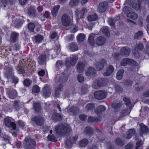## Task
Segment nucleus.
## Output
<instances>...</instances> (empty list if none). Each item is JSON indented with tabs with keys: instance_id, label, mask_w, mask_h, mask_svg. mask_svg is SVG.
<instances>
[{
	"instance_id": "obj_35",
	"label": "nucleus",
	"mask_w": 149,
	"mask_h": 149,
	"mask_svg": "<svg viewBox=\"0 0 149 149\" xmlns=\"http://www.w3.org/2000/svg\"><path fill=\"white\" fill-rule=\"evenodd\" d=\"M127 17L130 19L135 20L137 19L138 16L137 14L132 11L127 14Z\"/></svg>"
},
{
	"instance_id": "obj_42",
	"label": "nucleus",
	"mask_w": 149,
	"mask_h": 149,
	"mask_svg": "<svg viewBox=\"0 0 149 149\" xmlns=\"http://www.w3.org/2000/svg\"><path fill=\"white\" fill-rule=\"evenodd\" d=\"M88 141L87 139H84L79 142V145L81 147H85L88 144Z\"/></svg>"
},
{
	"instance_id": "obj_12",
	"label": "nucleus",
	"mask_w": 149,
	"mask_h": 149,
	"mask_svg": "<svg viewBox=\"0 0 149 149\" xmlns=\"http://www.w3.org/2000/svg\"><path fill=\"white\" fill-rule=\"evenodd\" d=\"M56 80L58 83V85H59V84H61L62 83H64L67 80L68 78L65 75L64 72L62 73L61 76L57 75L56 77Z\"/></svg>"
},
{
	"instance_id": "obj_25",
	"label": "nucleus",
	"mask_w": 149,
	"mask_h": 149,
	"mask_svg": "<svg viewBox=\"0 0 149 149\" xmlns=\"http://www.w3.org/2000/svg\"><path fill=\"white\" fill-rule=\"evenodd\" d=\"M114 70L113 67L111 65H109L107 68V71L103 73L104 76H108L111 74Z\"/></svg>"
},
{
	"instance_id": "obj_28",
	"label": "nucleus",
	"mask_w": 149,
	"mask_h": 149,
	"mask_svg": "<svg viewBox=\"0 0 149 149\" xmlns=\"http://www.w3.org/2000/svg\"><path fill=\"white\" fill-rule=\"evenodd\" d=\"M95 104L92 103L87 104L85 106V109L87 112L92 111L95 108Z\"/></svg>"
},
{
	"instance_id": "obj_22",
	"label": "nucleus",
	"mask_w": 149,
	"mask_h": 149,
	"mask_svg": "<svg viewBox=\"0 0 149 149\" xmlns=\"http://www.w3.org/2000/svg\"><path fill=\"white\" fill-rule=\"evenodd\" d=\"M85 65L82 62H79L77 65V71L79 73H81L84 71Z\"/></svg>"
},
{
	"instance_id": "obj_20",
	"label": "nucleus",
	"mask_w": 149,
	"mask_h": 149,
	"mask_svg": "<svg viewBox=\"0 0 149 149\" xmlns=\"http://www.w3.org/2000/svg\"><path fill=\"white\" fill-rule=\"evenodd\" d=\"M105 110V108L104 106H99L97 109L95 110V112L97 116L100 117L102 114V112H104Z\"/></svg>"
},
{
	"instance_id": "obj_36",
	"label": "nucleus",
	"mask_w": 149,
	"mask_h": 149,
	"mask_svg": "<svg viewBox=\"0 0 149 149\" xmlns=\"http://www.w3.org/2000/svg\"><path fill=\"white\" fill-rule=\"evenodd\" d=\"M52 118L56 121H60L61 120V116L58 113H55L53 114Z\"/></svg>"
},
{
	"instance_id": "obj_49",
	"label": "nucleus",
	"mask_w": 149,
	"mask_h": 149,
	"mask_svg": "<svg viewBox=\"0 0 149 149\" xmlns=\"http://www.w3.org/2000/svg\"><path fill=\"white\" fill-rule=\"evenodd\" d=\"M123 100L125 102L126 105L129 107V108H131V104L130 99L126 97H124Z\"/></svg>"
},
{
	"instance_id": "obj_34",
	"label": "nucleus",
	"mask_w": 149,
	"mask_h": 149,
	"mask_svg": "<svg viewBox=\"0 0 149 149\" xmlns=\"http://www.w3.org/2000/svg\"><path fill=\"white\" fill-rule=\"evenodd\" d=\"M18 39V35L15 32L12 33L10 37V40L12 42L14 43Z\"/></svg>"
},
{
	"instance_id": "obj_4",
	"label": "nucleus",
	"mask_w": 149,
	"mask_h": 149,
	"mask_svg": "<svg viewBox=\"0 0 149 149\" xmlns=\"http://www.w3.org/2000/svg\"><path fill=\"white\" fill-rule=\"evenodd\" d=\"M107 95V93L104 91H95L94 96L97 100H102L105 98Z\"/></svg>"
},
{
	"instance_id": "obj_23",
	"label": "nucleus",
	"mask_w": 149,
	"mask_h": 149,
	"mask_svg": "<svg viewBox=\"0 0 149 149\" xmlns=\"http://www.w3.org/2000/svg\"><path fill=\"white\" fill-rule=\"evenodd\" d=\"M78 138V136L77 135L72 136L70 137L71 139L70 141L67 140L66 141L65 143L66 145L68 146H71L73 143H74L76 141Z\"/></svg>"
},
{
	"instance_id": "obj_58",
	"label": "nucleus",
	"mask_w": 149,
	"mask_h": 149,
	"mask_svg": "<svg viewBox=\"0 0 149 149\" xmlns=\"http://www.w3.org/2000/svg\"><path fill=\"white\" fill-rule=\"evenodd\" d=\"M132 52L133 54L136 58H138L139 57L140 55L138 51L136 48L132 50Z\"/></svg>"
},
{
	"instance_id": "obj_6",
	"label": "nucleus",
	"mask_w": 149,
	"mask_h": 149,
	"mask_svg": "<svg viewBox=\"0 0 149 149\" xmlns=\"http://www.w3.org/2000/svg\"><path fill=\"white\" fill-rule=\"evenodd\" d=\"M127 64H132L134 65L137 66L138 64L132 59L128 58H124L121 62L120 64L123 66H125Z\"/></svg>"
},
{
	"instance_id": "obj_11",
	"label": "nucleus",
	"mask_w": 149,
	"mask_h": 149,
	"mask_svg": "<svg viewBox=\"0 0 149 149\" xmlns=\"http://www.w3.org/2000/svg\"><path fill=\"white\" fill-rule=\"evenodd\" d=\"M32 121L35 122L38 125L41 126L43 125L45 122V120L41 116H35L32 119Z\"/></svg>"
},
{
	"instance_id": "obj_31",
	"label": "nucleus",
	"mask_w": 149,
	"mask_h": 149,
	"mask_svg": "<svg viewBox=\"0 0 149 149\" xmlns=\"http://www.w3.org/2000/svg\"><path fill=\"white\" fill-rule=\"evenodd\" d=\"M124 72V70L123 69H120L118 70L116 75V78L118 80H120L122 79Z\"/></svg>"
},
{
	"instance_id": "obj_50",
	"label": "nucleus",
	"mask_w": 149,
	"mask_h": 149,
	"mask_svg": "<svg viewBox=\"0 0 149 149\" xmlns=\"http://www.w3.org/2000/svg\"><path fill=\"white\" fill-rule=\"evenodd\" d=\"M88 121L89 123L97 122L98 121V119L97 118L90 116L88 118Z\"/></svg>"
},
{
	"instance_id": "obj_8",
	"label": "nucleus",
	"mask_w": 149,
	"mask_h": 149,
	"mask_svg": "<svg viewBox=\"0 0 149 149\" xmlns=\"http://www.w3.org/2000/svg\"><path fill=\"white\" fill-rule=\"evenodd\" d=\"M120 55L125 57L128 56L130 54V50L128 47H122L120 50Z\"/></svg>"
},
{
	"instance_id": "obj_52",
	"label": "nucleus",
	"mask_w": 149,
	"mask_h": 149,
	"mask_svg": "<svg viewBox=\"0 0 149 149\" xmlns=\"http://www.w3.org/2000/svg\"><path fill=\"white\" fill-rule=\"evenodd\" d=\"M143 35V32L142 31H139L136 33L134 35V39H138L141 37Z\"/></svg>"
},
{
	"instance_id": "obj_5",
	"label": "nucleus",
	"mask_w": 149,
	"mask_h": 149,
	"mask_svg": "<svg viewBox=\"0 0 149 149\" xmlns=\"http://www.w3.org/2000/svg\"><path fill=\"white\" fill-rule=\"evenodd\" d=\"M71 127L68 124H59L55 127V130H70Z\"/></svg>"
},
{
	"instance_id": "obj_37",
	"label": "nucleus",
	"mask_w": 149,
	"mask_h": 149,
	"mask_svg": "<svg viewBox=\"0 0 149 149\" xmlns=\"http://www.w3.org/2000/svg\"><path fill=\"white\" fill-rule=\"evenodd\" d=\"M98 16L96 14H93L89 15L88 17V19L89 21H94L96 20Z\"/></svg>"
},
{
	"instance_id": "obj_64",
	"label": "nucleus",
	"mask_w": 149,
	"mask_h": 149,
	"mask_svg": "<svg viewBox=\"0 0 149 149\" xmlns=\"http://www.w3.org/2000/svg\"><path fill=\"white\" fill-rule=\"evenodd\" d=\"M134 145L132 143H130L125 146V149H132Z\"/></svg>"
},
{
	"instance_id": "obj_54",
	"label": "nucleus",
	"mask_w": 149,
	"mask_h": 149,
	"mask_svg": "<svg viewBox=\"0 0 149 149\" xmlns=\"http://www.w3.org/2000/svg\"><path fill=\"white\" fill-rule=\"evenodd\" d=\"M28 28L31 32H33L35 28V25L32 23H30L28 25Z\"/></svg>"
},
{
	"instance_id": "obj_3",
	"label": "nucleus",
	"mask_w": 149,
	"mask_h": 149,
	"mask_svg": "<svg viewBox=\"0 0 149 149\" xmlns=\"http://www.w3.org/2000/svg\"><path fill=\"white\" fill-rule=\"evenodd\" d=\"M35 144V142L33 139L29 137H27L25 139L24 145L25 148H31L33 147Z\"/></svg>"
},
{
	"instance_id": "obj_43",
	"label": "nucleus",
	"mask_w": 149,
	"mask_h": 149,
	"mask_svg": "<svg viewBox=\"0 0 149 149\" xmlns=\"http://www.w3.org/2000/svg\"><path fill=\"white\" fill-rule=\"evenodd\" d=\"M80 0H70L69 4L70 6L72 7L78 5Z\"/></svg>"
},
{
	"instance_id": "obj_57",
	"label": "nucleus",
	"mask_w": 149,
	"mask_h": 149,
	"mask_svg": "<svg viewBox=\"0 0 149 149\" xmlns=\"http://www.w3.org/2000/svg\"><path fill=\"white\" fill-rule=\"evenodd\" d=\"M32 83L31 81L28 79H25L24 81V84L25 86L29 87L30 86Z\"/></svg>"
},
{
	"instance_id": "obj_51",
	"label": "nucleus",
	"mask_w": 149,
	"mask_h": 149,
	"mask_svg": "<svg viewBox=\"0 0 149 149\" xmlns=\"http://www.w3.org/2000/svg\"><path fill=\"white\" fill-rule=\"evenodd\" d=\"M143 143V142L141 140H138L136 142V149H139L141 148Z\"/></svg>"
},
{
	"instance_id": "obj_16",
	"label": "nucleus",
	"mask_w": 149,
	"mask_h": 149,
	"mask_svg": "<svg viewBox=\"0 0 149 149\" xmlns=\"http://www.w3.org/2000/svg\"><path fill=\"white\" fill-rule=\"evenodd\" d=\"M106 63L104 59H102L99 62L95 63V64L97 70L100 71L103 69L104 65Z\"/></svg>"
},
{
	"instance_id": "obj_63",
	"label": "nucleus",
	"mask_w": 149,
	"mask_h": 149,
	"mask_svg": "<svg viewBox=\"0 0 149 149\" xmlns=\"http://www.w3.org/2000/svg\"><path fill=\"white\" fill-rule=\"evenodd\" d=\"M74 38L73 35L70 34L67 36L65 37V39L67 41L70 42Z\"/></svg>"
},
{
	"instance_id": "obj_61",
	"label": "nucleus",
	"mask_w": 149,
	"mask_h": 149,
	"mask_svg": "<svg viewBox=\"0 0 149 149\" xmlns=\"http://www.w3.org/2000/svg\"><path fill=\"white\" fill-rule=\"evenodd\" d=\"M135 131H127V135L125 136V137L127 139H130L131 138L132 134L134 133Z\"/></svg>"
},
{
	"instance_id": "obj_18",
	"label": "nucleus",
	"mask_w": 149,
	"mask_h": 149,
	"mask_svg": "<svg viewBox=\"0 0 149 149\" xmlns=\"http://www.w3.org/2000/svg\"><path fill=\"white\" fill-rule=\"evenodd\" d=\"M108 5L107 2L104 1L101 3L97 7L98 10L101 13H102L105 11Z\"/></svg>"
},
{
	"instance_id": "obj_29",
	"label": "nucleus",
	"mask_w": 149,
	"mask_h": 149,
	"mask_svg": "<svg viewBox=\"0 0 149 149\" xmlns=\"http://www.w3.org/2000/svg\"><path fill=\"white\" fill-rule=\"evenodd\" d=\"M58 86L57 87L55 91V95L57 97H58L59 96L60 92L63 90V85L60 84L59 85H58Z\"/></svg>"
},
{
	"instance_id": "obj_27",
	"label": "nucleus",
	"mask_w": 149,
	"mask_h": 149,
	"mask_svg": "<svg viewBox=\"0 0 149 149\" xmlns=\"http://www.w3.org/2000/svg\"><path fill=\"white\" fill-rule=\"evenodd\" d=\"M96 73V70L93 68L91 67L88 68L86 74L87 76H93Z\"/></svg>"
},
{
	"instance_id": "obj_10",
	"label": "nucleus",
	"mask_w": 149,
	"mask_h": 149,
	"mask_svg": "<svg viewBox=\"0 0 149 149\" xmlns=\"http://www.w3.org/2000/svg\"><path fill=\"white\" fill-rule=\"evenodd\" d=\"M7 93L10 98L13 99L16 97L17 95V93L15 90L9 88L7 89Z\"/></svg>"
},
{
	"instance_id": "obj_44",
	"label": "nucleus",
	"mask_w": 149,
	"mask_h": 149,
	"mask_svg": "<svg viewBox=\"0 0 149 149\" xmlns=\"http://www.w3.org/2000/svg\"><path fill=\"white\" fill-rule=\"evenodd\" d=\"M2 138L3 139V141L6 142L10 143L11 139L8 135L4 134Z\"/></svg>"
},
{
	"instance_id": "obj_17",
	"label": "nucleus",
	"mask_w": 149,
	"mask_h": 149,
	"mask_svg": "<svg viewBox=\"0 0 149 149\" xmlns=\"http://www.w3.org/2000/svg\"><path fill=\"white\" fill-rule=\"evenodd\" d=\"M131 110V108H129L122 110L120 112L118 120H121L123 117L128 115L130 113Z\"/></svg>"
},
{
	"instance_id": "obj_15",
	"label": "nucleus",
	"mask_w": 149,
	"mask_h": 149,
	"mask_svg": "<svg viewBox=\"0 0 149 149\" xmlns=\"http://www.w3.org/2000/svg\"><path fill=\"white\" fill-rule=\"evenodd\" d=\"M50 91V88L47 85H45L42 90L43 95L45 97H49L51 94Z\"/></svg>"
},
{
	"instance_id": "obj_47",
	"label": "nucleus",
	"mask_w": 149,
	"mask_h": 149,
	"mask_svg": "<svg viewBox=\"0 0 149 149\" xmlns=\"http://www.w3.org/2000/svg\"><path fill=\"white\" fill-rule=\"evenodd\" d=\"M135 48L139 51H142L144 48V46L142 43L139 42L136 44Z\"/></svg>"
},
{
	"instance_id": "obj_32",
	"label": "nucleus",
	"mask_w": 149,
	"mask_h": 149,
	"mask_svg": "<svg viewBox=\"0 0 149 149\" xmlns=\"http://www.w3.org/2000/svg\"><path fill=\"white\" fill-rule=\"evenodd\" d=\"M33 106L34 110L36 112H39L41 111V108L40 103L34 102L33 103Z\"/></svg>"
},
{
	"instance_id": "obj_60",
	"label": "nucleus",
	"mask_w": 149,
	"mask_h": 149,
	"mask_svg": "<svg viewBox=\"0 0 149 149\" xmlns=\"http://www.w3.org/2000/svg\"><path fill=\"white\" fill-rule=\"evenodd\" d=\"M40 91L39 87L37 85L34 86L32 89V92L35 93H37Z\"/></svg>"
},
{
	"instance_id": "obj_24",
	"label": "nucleus",
	"mask_w": 149,
	"mask_h": 149,
	"mask_svg": "<svg viewBox=\"0 0 149 149\" xmlns=\"http://www.w3.org/2000/svg\"><path fill=\"white\" fill-rule=\"evenodd\" d=\"M4 69L6 71L5 74V76L8 79L12 78L13 77L12 69L10 68L6 67H5Z\"/></svg>"
},
{
	"instance_id": "obj_26",
	"label": "nucleus",
	"mask_w": 149,
	"mask_h": 149,
	"mask_svg": "<svg viewBox=\"0 0 149 149\" xmlns=\"http://www.w3.org/2000/svg\"><path fill=\"white\" fill-rule=\"evenodd\" d=\"M56 133L59 136L68 137L71 135L70 131H56Z\"/></svg>"
},
{
	"instance_id": "obj_2",
	"label": "nucleus",
	"mask_w": 149,
	"mask_h": 149,
	"mask_svg": "<svg viewBox=\"0 0 149 149\" xmlns=\"http://www.w3.org/2000/svg\"><path fill=\"white\" fill-rule=\"evenodd\" d=\"M77 57L75 55L67 58L65 60V65L69 68L70 67L71 65L74 66L77 62Z\"/></svg>"
},
{
	"instance_id": "obj_45",
	"label": "nucleus",
	"mask_w": 149,
	"mask_h": 149,
	"mask_svg": "<svg viewBox=\"0 0 149 149\" xmlns=\"http://www.w3.org/2000/svg\"><path fill=\"white\" fill-rule=\"evenodd\" d=\"M102 32L103 33L105 34L107 37H109L110 36L109 30L107 27H103L102 30Z\"/></svg>"
},
{
	"instance_id": "obj_21",
	"label": "nucleus",
	"mask_w": 149,
	"mask_h": 149,
	"mask_svg": "<svg viewBox=\"0 0 149 149\" xmlns=\"http://www.w3.org/2000/svg\"><path fill=\"white\" fill-rule=\"evenodd\" d=\"M46 55L43 54L39 56L38 58V62L40 65H43L46 64Z\"/></svg>"
},
{
	"instance_id": "obj_40",
	"label": "nucleus",
	"mask_w": 149,
	"mask_h": 149,
	"mask_svg": "<svg viewBox=\"0 0 149 149\" xmlns=\"http://www.w3.org/2000/svg\"><path fill=\"white\" fill-rule=\"evenodd\" d=\"M13 0H1V2L4 7L9 4L11 5L13 4Z\"/></svg>"
},
{
	"instance_id": "obj_33",
	"label": "nucleus",
	"mask_w": 149,
	"mask_h": 149,
	"mask_svg": "<svg viewBox=\"0 0 149 149\" xmlns=\"http://www.w3.org/2000/svg\"><path fill=\"white\" fill-rule=\"evenodd\" d=\"M96 34H95L94 33H91L89 35V38H88V42L91 45L93 46L94 45V38L95 35Z\"/></svg>"
},
{
	"instance_id": "obj_9",
	"label": "nucleus",
	"mask_w": 149,
	"mask_h": 149,
	"mask_svg": "<svg viewBox=\"0 0 149 149\" xmlns=\"http://www.w3.org/2000/svg\"><path fill=\"white\" fill-rule=\"evenodd\" d=\"M5 125L8 127L11 128L12 129H16V125L14 122H11L9 117L6 118L4 119Z\"/></svg>"
},
{
	"instance_id": "obj_56",
	"label": "nucleus",
	"mask_w": 149,
	"mask_h": 149,
	"mask_svg": "<svg viewBox=\"0 0 149 149\" xmlns=\"http://www.w3.org/2000/svg\"><path fill=\"white\" fill-rule=\"evenodd\" d=\"M85 38V36L84 34H80L78 36L77 39L79 41L82 42L83 41Z\"/></svg>"
},
{
	"instance_id": "obj_14",
	"label": "nucleus",
	"mask_w": 149,
	"mask_h": 149,
	"mask_svg": "<svg viewBox=\"0 0 149 149\" xmlns=\"http://www.w3.org/2000/svg\"><path fill=\"white\" fill-rule=\"evenodd\" d=\"M61 20L63 24L65 26H69L71 22L70 17L66 14H64L62 16Z\"/></svg>"
},
{
	"instance_id": "obj_7",
	"label": "nucleus",
	"mask_w": 149,
	"mask_h": 149,
	"mask_svg": "<svg viewBox=\"0 0 149 149\" xmlns=\"http://www.w3.org/2000/svg\"><path fill=\"white\" fill-rule=\"evenodd\" d=\"M87 12V9L86 8H83L80 10H77L76 12L77 22L78 23H79V21L80 19L84 17L83 16Z\"/></svg>"
},
{
	"instance_id": "obj_1",
	"label": "nucleus",
	"mask_w": 149,
	"mask_h": 149,
	"mask_svg": "<svg viewBox=\"0 0 149 149\" xmlns=\"http://www.w3.org/2000/svg\"><path fill=\"white\" fill-rule=\"evenodd\" d=\"M107 81L104 78H99L95 80L92 84V87L94 89H97L101 87L105 86Z\"/></svg>"
},
{
	"instance_id": "obj_46",
	"label": "nucleus",
	"mask_w": 149,
	"mask_h": 149,
	"mask_svg": "<svg viewBox=\"0 0 149 149\" xmlns=\"http://www.w3.org/2000/svg\"><path fill=\"white\" fill-rule=\"evenodd\" d=\"M111 106L115 110L119 108L121 106V103L120 102H113L112 103Z\"/></svg>"
},
{
	"instance_id": "obj_30",
	"label": "nucleus",
	"mask_w": 149,
	"mask_h": 149,
	"mask_svg": "<svg viewBox=\"0 0 149 149\" xmlns=\"http://www.w3.org/2000/svg\"><path fill=\"white\" fill-rule=\"evenodd\" d=\"M69 48L72 51L74 52L78 49V47L75 42H72L69 44Z\"/></svg>"
},
{
	"instance_id": "obj_55",
	"label": "nucleus",
	"mask_w": 149,
	"mask_h": 149,
	"mask_svg": "<svg viewBox=\"0 0 149 149\" xmlns=\"http://www.w3.org/2000/svg\"><path fill=\"white\" fill-rule=\"evenodd\" d=\"M13 108L18 111L19 110V102L17 100L14 101L13 104Z\"/></svg>"
},
{
	"instance_id": "obj_62",
	"label": "nucleus",
	"mask_w": 149,
	"mask_h": 149,
	"mask_svg": "<svg viewBox=\"0 0 149 149\" xmlns=\"http://www.w3.org/2000/svg\"><path fill=\"white\" fill-rule=\"evenodd\" d=\"M132 5V7L135 10H138L140 8V5L139 3H134Z\"/></svg>"
},
{
	"instance_id": "obj_48",
	"label": "nucleus",
	"mask_w": 149,
	"mask_h": 149,
	"mask_svg": "<svg viewBox=\"0 0 149 149\" xmlns=\"http://www.w3.org/2000/svg\"><path fill=\"white\" fill-rule=\"evenodd\" d=\"M13 17L12 23L13 25H14L15 27L18 28L19 27V21L17 19H16L15 17L13 16Z\"/></svg>"
},
{
	"instance_id": "obj_13",
	"label": "nucleus",
	"mask_w": 149,
	"mask_h": 149,
	"mask_svg": "<svg viewBox=\"0 0 149 149\" xmlns=\"http://www.w3.org/2000/svg\"><path fill=\"white\" fill-rule=\"evenodd\" d=\"M27 13L29 16L32 18L36 17L37 16V14L34 7L31 6L28 9Z\"/></svg>"
},
{
	"instance_id": "obj_39",
	"label": "nucleus",
	"mask_w": 149,
	"mask_h": 149,
	"mask_svg": "<svg viewBox=\"0 0 149 149\" xmlns=\"http://www.w3.org/2000/svg\"><path fill=\"white\" fill-rule=\"evenodd\" d=\"M60 6L58 5L54 6L52 10V14L53 16H56L59 9Z\"/></svg>"
},
{
	"instance_id": "obj_19",
	"label": "nucleus",
	"mask_w": 149,
	"mask_h": 149,
	"mask_svg": "<svg viewBox=\"0 0 149 149\" xmlns=\"http://www.w3.org/2000/svg\"><path fill=\"white\" fill-rule=\"evenodd\" d=\"M106 39L103 36H99L97 37L95 40V43L98 46H101L104 44L106 42Z\"/></svg>"
},
{
	"instance_id": "obj_59",
	"label": "nucleus",
	"mask_w": 149,
	"mask_h": 149,
	"mask_svg": "<svg viewBox=\"0 0 149 149\" xmlns=\"http://www.w3.org/2000/svg\"><path fill=\"white\" fill-rule=\"evenodd\" d=\"M141 130H148L149 129L148 127L143 123H141L140 125Z\"/></svg>"
},
{
	"instance_id": "obj_53",
	"label": "nucleus",
	"mask_w": 149,
	"mask_h": 149,
	"mask_svg": "<svg viewBox=\"0 0 149 149\" xmlns=\"http://www.w3.org/2000/svg\"><path fill=\"white\" fill-rule=\"evenodd\" d=\"M123 11L125 13H128L132 11V9L128 6H125L123 8Z\"/></svg>"
},
{
	"instance_id": "obj_41",
	"label": "nucleus",
	"mask_w": 149,
	"mask_h": 149,
	"mask_svg": "<svg viewBox=\"0 0 149 149\" xmlns=\"http://www.w3.org/2000/svg\"><path fill=\"white\" fill-rule=\"evenodd\" d=\"M139 132V134H137L135 136L136 137L139 138L143 136L144 135H146L149 133V131H138Z\"/></svg>"
},
{
	"instance_id": "obj_38",
	"label": "nucleus",
	"mask_w": 149,
	"mask_h": 149,
	"mask_svg": "<svg viewBox=\"0 0 149 149\" xmlns=\"http://www.w3.org/2000/svg\"><path fill=\"white\" fill-rule=\"evenodd\" d=\"M43 39V36L40 35H39L35 36L34 41L36 43H38L41 42Z\"/></svg>"
}]
</instances>
